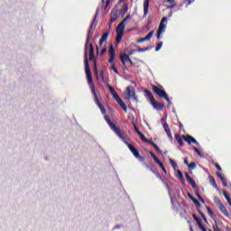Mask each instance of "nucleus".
I'll return each instance as SVG.
<instances>
[{
	"label": "nucleus",
	"mask_w": 231,
	"mask_h": 231,
	"mask_svg": "<svg viewBox=\"0 0 231 231\" xmlns=\"http://www.w3.org/2000/svg\"><path fill=\"white\" fill-rule=\"evenodd\" d=\"M138 136H140L143 142H145V143H149L150 145H152L153 149H155L156 152H159L160 154H162V150L160 149V147H158L157 144L154 143V142L147 139V137H145V135L142 134V132L139 133Z\"/></svg>",
	"instance_id": "0eeeda50"
},
{
	"label": "nucleus",
	"mask_w": 231,
	"mask_h": 231,
	"mask_svg": "<svg viewBox=\"0 0 231 231\" xmlns=\"http://www.w3.org/2000/svg\"><path fill=\"white\" fill-rule=\"evenodd\" d=\"M97 17H98V10L97 11L94 19L90 24L88 29V32L87 35L86 44H85V72L88 73L89 68V60H93L95 59V47H93V43H89V40L93 37V33H95V28L97 26ZM88 48H89V60H88Z\"/></svg>",
	"instance_id": "f03ea898"
},
{
	"label": "nucleus",
	"mask_w": 231,
	"mask_h": 231,
	"mask_svg": "<svg viewBox=\"0 0 231 231\" xmlns=\"http://www.w3.org/2000/svg\"><path fill=\"white\" fill-rule=\"evenodd\" d=\"M199 214L203 219V221H205V223H207V217H205V214H203V212L199 211Z\"/></svg>",
	"instance_id": "37998d69"
},
{
	"label": "nucleus",
	"mask_w": 231,
	"mask_h": 231,
	"mask_svg": "<svg viewBox=\"0 0 231 231\" xmlns=\"http://www.w3.org/2000/svg\"><path fill=\"white\" fill-rule=\"evenodd\" d=\"M154 35V31L150 32L143 39L144 40V42L147 41H151V38Z\"/></svg>",
	"instance_id": "b1692460"
},
{
	"label": "nucleus",
	"mask_w": 231,
	"mask_h": 231,
	"mask_svg": "<svg viewBox=\"0 0 231 231\" xmlns=\"http://www.w3.org/2000/svg\"><path fill=\"white\" fill-rule=\"evenodd\" d=\"M118 20V9H113L110 13V24Z\"/></svg>",
	"instance_id": "ddd939ff"
},
{
	"label": "nucleus",
	"mask_w": 231,
	"mask_h": 231,
	"mask_svg": "<svg viewBox=\"0 0 231 231\" xmlns=\"http://www.w3.org/2000/svg\"><path fill=\"white\" fill-rule=\"evenodd\" d=\"M127 10H129V7L127 5L121 10L122 17H124V15L127 14Z\"/></svg>",
	"instance_id": "72a5a7b5"
},
{
	"label": "nucleus",
	"mask_w": 231,
	"mask_h": 231,
	"mask_svg": "<svg viewBox=\"0 0 231 231\" xmlns=\"http://www.w3.org/2000/svg\"><path fill=\"white\" fill-rule=\"evenodd\" d=\"M165 133L167 134L169 140H173L172 133H171V129L167 130Z\"/></svg>",
	"instance_id": "c9c22d12"
},
{
	"label": "nucleus",
	"mask_w": 231,
	"mask_h": 231,
	"mask_svg": "<svg viewBox=\"0 0 231 231\" xmlns=\"http://www.w3.org/2000/svg\"><path fill=\"white\" fill-rule=\"evenodd\" d=\"M209 183L216 189V190H219V187L217 186V183H216V179L212 175L208 176Z\"/></svg>",
	"instance_id": "a211bd4d"
},
{
	"label": "nucleus",
	"mask_w": 231,
	"mask_h": 231,
	"mask_svg": "<svg viewBox=\"0 0 231 231\" xmlns=\"http://www.w3.org/2000/svg\"><path fill=\"white\" fill-rule=\"evenodd\" d=\"M102 3H106L105 9L109 6V3H111V0H102Z\"/></svg>",
	"instance_id": "ea45409f"
},
{
	"label": "nucleus",
	"mask_w": 231,
	"mask_h": 231,
	"mask_svg": "<svg viewBox=\"0 0 231 231\" xmlns=\"http://www.w3.org/2000/svg\"><path fill=\"white\" fill-rule=\"evenodd\" d=\"M175 140L176 142H178L180 147H183L184 143H183V138H181V135L175 134Z\"/></svg>",
	"instance_id": "4be33fe9"
},
{
	"label": "nucleus",
	"mask_w": 231,
	"mask_h": 231,
	"mask_svg": "<svg viewBox=\"0 0 231 231\" xmlns=\"http://www.w3.org/2000/svg\"><path fill=\"white\" fill-rule=\"evenodd\" d=\"M134 53H136V50H132L128 52V56L129 55H134Z\"/></svg>",
	"instance_id": "603ef678"
},
{
	"label": "nucleus",
	"mask_w": 231,
	"mask_h": 231,
	"mask_svg": "<svg viewBox=\"0 0 231 231\" xmlns=\"http://www.w3.org/2000/svg\"><path fill=\"white\" fill-rule=\"evenodd\" d=\"M150 104H151V106H152V107H153V109H155V111H163V107H165V104L160 103V102L156 101V99H154Z\"/></svg>",
	"instance_id": "9d476101"
},
{
	"label": "nucleus",
	"mask_w": 231,
	"mask_h": 231,
	"mask_svg": "<svg viewBox=\"0 0 231 231\" xmlns=\"http://www.w3.org/2000/svg\"><path fill=\"white\" fill-rule=\"evenodd\" d=\"M96 73H98V70L96 69Z\"/></svg>",
	"instance_id": "69168bd1"
},
{
	"label": "nucleus",
	"mask_w": 231,
	"mask_h": 231,
	"mask_svg": "<svg viewBox=\"0 0 231 231\" xmlns=\"http://www.w3.org/2000/svg\"><path fill=\"white\" fill-rule=\"evenodd\" d=\"M183 140H185L187 142V143H189V145L191 143H195L196 145H199V143H198V141L196 139H194V137H192L191 135H182Z\"/></svg>",
	"instance_id": "f8f14e48"
},
{
	"label": "nucleus",
	"mask_w": 231,
	"mask_h": 231,
	"mask_svg": "<svg viewBox=\"0 0 231 231\" xmlns=\"http://www.w3.org/2000/svg\"><path fill=\"white\" fill-rule=\"evenodd\" d=\"M193 149H194L195 152H197V154H198L199 156H200V158H203V154L201 153V152L199 151V149H198L197 147H194Z\"/></svg>",
	"instance_id": "4c0bfd02"
},
{
	"label": "nucleus",
	"mask_w": 231,
	"mask_h": 231,
	"mask_svg": "<svg viewBox=\"0 0 231 231\" xmlns=\"http://www.w3.org/2000/svg\"><path fill=\"white\" fill-rule=\"evenodd\" d=\"M107 37H109V31H106L101 37L100 41H99V46H102V44H104V42H107Z\"/></svg>",
	"instance_id": "6ab92c4d"
},
{
	"label": "nucleus",
	"mask_w": 231,
	"mask_h": 231,
	"mask_svg": "<svg viewBox=\"0 0 231 231\" xmlns=\"http://www.w3.org/2000/svg\"><path fill=\"white\" fill-rule=\"evenodd\" d=\"M120 59H121V62H122L123 66H125V62H128L129 64H131V66H133V64H134L133 62V60H131V58H129V55H127L125 53L121 55Z\"/></svg>",
	"instance_id": "9b49d317"
},
{
	"label": "nucleus",
	"mask_w": 231,
	"mask_h": 231,
	"mask_svg": "<svg viewBox=\"0 0 231 231\" xmlns=\"http://www.w3.org/2000/svg\"><path fill=\"white\" fill-rule=\"evenodd\" d=\"M126 95L128 97V98H134V100H137L136 99V91L134 90V87L133 86H129L126 88Z\"/></svg>",
	"instance_id": "1a4fd4ad"
},
{
	"label": "nucleus",
	"mask_w": 231,
	"mask_h": 231,
	"mask_svg": "<svg viewBox=\"0 0 231 231\" xmlns=\"http://www.w3.org/2000/svg\"><path fill=\"white\" fill-rule=\"evenodd\" d=\"M222 183H223V185H224L225 187H227V186H228V184L226 183V180L224 181V182H222Z\"/></svg>",
	"instance_id": "bf43d9fd"
},
{
	"label": "nucleus",
	"mask_w": 231,
	"mask_h": 231,
	"mask_svg": "<svg viewBox=\"0 0 231 231\" xmlns=\"http://www.w3.org/2000/svg\"><path fill=\"white\" fill-rule=\"evenodd\" d=\"M217 176L220 178V180L222 181V183L226 181V179L224 178V176L220 172H217Z\"/></svg>",
	"instance_id": "473e14b6"
},
{
	"label": "nucleus",
	"mask_w": 231,
	"mask_h": 231,
	"mask_svg": "<svg viewBox=\"0 0 231 231\" xmlns=\"http://www.w3.org/2000/svg\"><path fill=\"white\" fill-rule=\"evenodd\" d=\"M125 137L126 138V141H125L124 139L120 138L128 147V149L131 151V152L134 154V156L135 158H137V160H139L140 162H143L145 160L144 157L140 155V152H138V150L133 146V144L128 143V138L127 135L125 134Z\"/></svg>",
	"instance_id": "423d86ee"
},
{
	"label": "nucleus",
	"mask_w": 231,
	"mask_h": 231,
	"mask_svg": "<svg viewBox=\"0 0 231 231\" xmlns=\"http://www.w3.org/2000/svg\"><path fill=\"white\" fill-rule=\"evenodd\" d=\"M166 187H168V188H169V184H167V183H166Z\"/></svg>",
	"instance_id": "338daca9"
},
{
	"label": "nucleus",
	"mask_w": 231,
	"mask_h": 231,
	"mask_svg": "<svg viewBox=\"0 0 231 231\" xmlns=\"http://www.w3.org/2000/svg\"><path fill=\"white\" fill-rule=\"evenodd\" d=\"M153 161L155 162V163H157V165H162V161H160V159H158V157H154Z\"/></svg>",
	"instance_id": "a19ab883"
},
{
	"label": "nucleus",
	"mask_w": 231,
	"mask_h": 231,
	"mask_svg": "<svg viewBox=\"0 0 231 231\" xmlns=\"http://www.w3.org/2000/svg\"><path fill=\"white\" fill-rule=\"evenodd\" d=\"M144 93L148 97L150 103H152L153 100H155L154 96H152V93L149 89H144Z\"/></svg>",
	"instance_id": "412c9836"
},
{
	"label": "nucleus",
	"mask_w": 231,
	"mask_h": 231,
	"mask_svg": "<svg viewBox=\"0 0 231 231\" xmlns=\"http://www.w3.org/2000/svg\"><path fill=\"white\" fill-rule=\"evenodd\" d=\"M163 127H164L165 132L171 130V128L169 127V125L167 123L163 125Z\"/></svg>",
	"instance_id": "a18cd8bd"
},
{
	"label": "nucleus",
	"mask_w": 231,
	"mask_h": 231,
	"mask_svg": "<svg viewBox=\"0 0 231 231\" xmlns=\"http://www.w3.org/2000/svg\"><path fill=\"white\" fill-rule=\"evenodd\" d=\"M106 51H107V49L106 48H103L101 50L100 55H104V53H106Z\"/></svg>",
	"instance_id": "3c124183"
},
{
	"label": "nucleus",
	"mask_w": 231,
	"mask_h": 231,
	"mask_svg": "<svg viewBox=\"0 0 231 231\" xmlns=\"http://www.w3.org/2000/svg\"><path fill=\"white\" fill-rule=\"evenodd\" d=\"M189 230L194 231V229L192 228V226H189Z\"/></svg>",
	"instance_id": "680f3d73"
},
{
	"label": "nucleus",
	"mask_w": 231,
	"mask_h": 231,
	"mask_svg": "<svg viewBox=\"0 0 231 231\" xmlns=\"http://www.w3.org/2000/svg\"><path fill=\"white\" fill-rule=\"evenodd\" d=\"M122 37H124V34L123 33H120V32H116V42H120L122 41Z\"/></svg>",
	"instance_id": "bb28decb"
},
{
	"label": "nucleus",
	"mask_w": 231,
	"mask_h": 231,
	"mask_svg": "<svg viewBox=\"0 0 231 231\" xmlns=\"http://www.w3.org/2000/svg\"><path fill=\"white\" fill-rule=\"evenodd\" d=\"M185 176H186L187 181H189V183H190L191 187L193 189H196V181L194 180V179H192V177H190V175H189L188 172L185 173Z\"/></svg>",
	"instance_id": "dca6fc26"
},
{
	"label": "nucleus",
	"mask_w": 231,
	"mask_h": 231,
	"mask_svg": "<svg viewBox=\"0 0 231 231\" xmlns=\"http://www.w3.org/2000/svg\"><path fill=\"white\" fill-rule=\"evenodd\" d=\"M193 203L198 207L199 206V201H198V199H195V200H193Z\"/></svg>",
	"instance_id": "6e6d98bb"
},
{
	"label": "nucleus",
	"mask_w": 231,
	"mask_h": 231,
	"mask_svg": "<svg viewBox=\"0 0 231 231\" xmlns=\"http://www.w3.org/2000/svg\"><path fill=\"white\" fill-rule=\"evenodd\" d=\"M86 75L88 79V84L94 97V102L97 106V107H99L106 124L109 125L110 129L114 131L116 136H118V138H122L125 142L126 141L125 134L119 127H116V125L111 122V118H109V116L106 114V107L102 106V103H100V99H98V96L97 95V90L95 89V83H93V75L91 74V69H89L88 66H87Z\"/></svg>",
	"instance_id": "f257e3e1"
},
{
	"label": "nucleus",
	"mask_w": 231,
	"mask_h": 231,
	"mask_svg": "<svg viewBox=\"0 0 231 231\" xmlns=\"http://www.w3.org/2000/svg\"><path fill=\"white\" fill-rule=\"evenodd\" d=\"M214 203H216V205H217V207H219L220 205L223 204V202H221V200L217 197L214 198Z\"/></svg>",
	"instance_id": "c85d7f7f"
},
{
	"label": "nucleus",
	"mask_w": 231,
	"mask_h": 231,
	"mask_svg": "<svg viewBox=\"0 0 231 231\" xmlns=\"http://www.w3.org/2000/svg\"><path fill=\"white\" fill-rule=\"evenodd\" d=\"M134 129L135 133H137V134H139V133H142V132L138 129V126H136V125H134Z\"/></svg>",
	"instance_id": "49530a36"
},
{
	"label": "nucleus",
	"mask_w": 231,
	"mask_h": 231,
	"mask_svg": "<svg viewBox=\"0 0 231 231\" xmlns=\"http://www.w3.org/2000/svg\"><path fill=\"white\" fill-rule=\"evenodd\" d=\"M175 176H177V178H179L180 181H181L182 183L183 181H185V179L183 178V173L181 172V171L178 170L177 174H175Z\"/></svg>",
	"instance_id": "5701e85b"
},
{
	"label": "nucleus",
	"mask_w": 231,
	"mask_h": 231,
	"mask_svg": "<svg viewBox=\"0 0 231 231\" xmlns=\"http://www.w3.org/2000/svg\"><path fill=\"white\" fill-rule=\"evenodd\" d=\"M152 23V15H149L148 17V24H151Z\"/></svg>",
	"instance_id": "8fccbe9b"
},
{
	"label": "nucleus",
	"mask_w": 231,
	"mask_h": 231,
	"mask_svg": "<svg viewBox=\"0 0 231 231\" xmlns=\"http://www.w3.org/2000/svg\"><path fill=\"white\" fill-rule=\"evenodd\" d=\"M184 164L189 167V165L190 164V163H189V158H187V157L184 158Z\"/></svg>",
	"instance_id": "09e8293b"
},
{
	"label": "nucleus",
	"mask_w": 231,
	"mask_h": 231,
	"mask_svg": "<svg viewBox=\"0 0 231 231\" xmlns=\"http://www.w3.org/2000/svg\"><path fill=\"white\" fill-rule=\"evenodd\" d=\"M167 2L172 5V3H174V0H167Z\"/></svg>",
	"instance_id": "052dcab7"
},
{
	"label": "nucleus",
	"mask_w": 231,
	"mask_h": 231,
	"mask_svg": "<svg viewBox=\"0 0 231 231\" xmlns=\"http://www.w3.org/2000/svg\"><path fill=\"white\" fill-rule=\"evenodd\" d=\"M165 23H167V17H163L160 23L159 29L157 32V39H161L162 33L165 32Z\"/></svg>",
	"instance_id": "6e6552de"
},
{
	"label": "nucleus",
	"mask_w": 231,
	"mask_h": 231,
	"mask_svg": "<svg viewBox=\"0 0 231 231\" xmlns=\"http://www.w3.org/2000/svg\"><path fill=\"white\" fill-rule=\"evenodd\" d=\"M196 196H197V198H199V199L201 201V203H205V199H203V197H201L199 192L197 191Z\"/></svg>",
	"instance_id": "e433bc0d"
},
{
	"label": "nucleus",
	"mask_w": 231,
	"mask_h": 231,
	"mask_svg": "<svg viewBox=\"0 0 231 231\" xmlns=\"http://www.w3.org/2000/svg\"><path fill=\"white\" fill-rule=\"evenodd\" d=\"M100 75H101V79H102L103 82H105L106 74L104 73V70L100 71Z\"/></svg>",
	"instance_id": "79ce46f5"
},
{
	"label": "nucleus",
	"mask_w": 231,
	"mask_h": 231,
	"mask_svg": "<svg viewBox=\"0 0 231 231\" xmlns=\"http://www.w3.org/2000/svg\"><path fill=\"white\" fill-rule=\"evenodd\" d=\"M152 172H154V174L156 175V177L159 178V180H161V181H162V183H165V180H163V178L162 177V175H160V172L154 171H152Z\"/></svg>",
	"instance_id": "cd10ccee"
},
{
	"label": "nucleus",
	"mask_w": 231,
	"mask_h": 231,
	"mask_svg": "<svg viewBox=\"0 0 231 231\" xmlns=\"http://www.w3.org/2000/svg\"><path fill=\"white\" fill-rule=\"evenodd\" d=\"M137 42H139V43L145 42V40H143V38H141V39H139V40L137 41Z\"/></svg>",
	"instance_id": "4d7b16f0"
},
{
	"label": "nucleus",
	"mask_w": 231,
	"mask_h": 231,
	"mask_svg": "<svg viewBox=\"0 0 231 231\" xmlns=\"http://www.w3.org/2000/svg\"><path fill=\"white\" fill-rule=\"evenodd\" d=\"M152 89L154 95H156L159 98H163L164 100H166V102H168V107H171L172 102H171V98H169L167 92H165V89H163V87L162 85H152Z\"/></svg>",
	"instance_id": "7ed1b4c3"
},
{
	"label": "nucleus",
	"mask_w": 231,
	"mask_h": 231,
	"mask_svg": "<svg viewBox=\"0 0 231 231\" xmlns=\"http://www.w3.org/2000/svg\"><path fill=\"white\" fill-rule=\"evenodd\" d=\"M188 197L189 198V199H191V201H194L196 199L192 197V195H190V193L188 194Z\"/></svg>",
	"instance_id": "864d4df0"
},
{
	"label": "nucleus",
	"mask_w": 231,
	"mask_h": 231,
	"mask_svg": "<svg viewBox=\"0 0 231 231\" xmlns=\"http://www.w3.org/2000/svg\"><path fill=\"white\" fill-rule=\"evenodd\" d=\"M162 46H163V42H160L155 48V51H160V50H162Z\"/></svg>",
	"instance_id": "f704fd0d"
},
{
	"label": "nucleus",
	"mask_w": 231,
	"mask_h": 231,
	"mask_svg": "<svg viewBox=\"0 0 231 231\" xmlns=\"http://www.w3.org/2000/svg\"><path fill=\"white\" fill-rule=\"evenodd\" d=\"M116 33H125V23L121 22L116 28Z\"/></svg>",
	"instance_id": "2eb2a0df"
},
{
	"label": "nucleus",
	"mask_w": 231,
	"mask_h": 231,
	"mask_svg": "<svg viewBox=\"0 0 231 231\" xmlns=\"http://www.w3.org/2000/svg\"><path fill=\"white\" fill-rule=\"evenodd\" d=\"M193 219H195V221H197V225H198L199 228H200V230L207 231V228H205V226H203V222L201 221V218L198 217V216H196V214H193Z\"/></svg>",
	"instance_id": "4468645a"
},
{
	"label": "nucleus",
	"mask_w": 231,
	"mask_h": 231,
	"mask_svg": "<svg viewBox=\"0 0 231 231\" xmlns=\"http://www.w3.org/2000/svg\"><path fill=\"white\" fill-rule=\"evenodd\" d=\"M124 3V0H119V5H122Z\"/></svg>",
	"instance_id": "e2e57ef3"
},
{
	"label": "nucleus",
	"mask_w": 231,
	"mask_h": 231,
	"mask_svg": "<svg viewBox=\"0 0 231 231\" xmlns=\"http://www.w3.org/2000/svg\"><path fill=\"white\" fill-rule=\"evenodd\" d=\"M149 50H151V48H149V47H146V48H139V49L137 50V51H138L139 53H143V51H149Z\"/></svg>",
	"instance_id": "2f4dec72"
},
{
	"label": "nucleus",
	"mask_w": 231,
	"mask_h": 231,
	"mask_svg": "<svg viewBox=\"0 0 231 231\" xmlns=\"http://www.w3.org/2000/svg\"><path fill=\"white\" fill-rule=\"evenodd\" d=\"M150 155L152 156V158H156V154H154V152H150Z\"/></svg>",
	"instance_id": "13d9d810"
},
{
	"label": "nucleus",
	"mask_w": 231,
	"mask_h": 231,
	"mask_svg": "<svg viewBox=\"0 0 231 231\" xmlns=\"http://www.w3.org/2000/svg\"><path fill=\"white\" fill-rule=\"evenodd\" d=\"M174 6H176V4H173V5H169L167 8H168L169 10H172V8H174Z\"/></svg>",
	"instance_id": "5fc2aeb1"
},
{
	"label": "nucleus",
	"mask_w": 231,
	"mask_h": 231,
	"mask_svg": "<svg viewBox=\"0 0 231 231\" xmlns=\"http://www.w3.org/2000/svg\"><path fill=\"white\" fill-rule=\"evenodd\" d=\"M159 167H161V169L162 170V171L164 172V174H167V169H165V166L163 165L162 162L161 164H159Z\"/></svg>",
	"instance_id": "58836bf2"
},
{
	"label": "nucleus",
	"mask_w": 231,
	"mask_h": 231,
	"mask_svg": "<svg viewBox=\"0 0 231 231\" xmlns=\"http://www.w3.org/2000/svg\"><path fill=\"white\" fill-rule=\"evenodd\" d=\"M97 51H98V47H97Z\"/></svg>",
	"instance_id": "774afa93"
},
{
	"label": "nucleus",
	"mask_w": 231,
	"mask_h": 231,
	"mask_svg": "<svg viewBox=\"0 0 231 231\" xmlns=\"http://www.w3.org/2000/svg\"><path fill=\"white\" fill-rule=\"evenodd\" d=\"M151 0H144L143 2V15L147 17V14H149V3Z\"/></svg>",
	"instance_id": "f3484780"
},
{
	"label": "nucleus",
	"mask_w": 231,
	"mask_h": 231,
	"mask_svg": "<svg viewBox=\"0 0 231 231\" xmlns=\"http://www.w3.org/2000/svg\"><path fill=\"white\" fill-rule=\"evenodd\" d=\"M215 167H216V169H217L218 171H223V169L221 168V166L219 165V163H215Z\"/></svg>",
	"instance_id": "de8ad7c7"
},
{
	"label": "nucleus",
	"mask_w": 231,
	"mask_h": 231,
	"mask_svg": "<svg viewBox=\"0 0 231 231\" xmlns=\"http://www.w3.org/2000/svg\"><path fill=\"white\" fill-rule=\"evenodd\" d=\"M224 197L226 198L228 205H230L231 207V199H230V196H228V193H226V191H224Z\"/></svg>",
	"instance_id": "393cba45"
},
{
	"label": "nucleus",
	"mask_w": 231,
	"mask_h": 231,
	"mask_svg": "<svg viewBox=\"0 0 231 231\" xmlns=\"http://www.w3.org/2000/svg\"><path fill=\"white\" fill-rule=\"evenodd\" d=\"M207 210H208V215H209L211 217H216V215L214 214V212L212 211V209L210 208V207H207Z\"/></svg>",
	"instance_id": "c756f323"
},
{
	"label": "nucleus",
	"mask_w": 231,
	"mask_h": 231,
	"mask_svg": "<svg viewBox=\"0 0 231 231\" xmlns=\"http://www.w3.org/2000/svg\"><path fill=\"white\" fill-rule=\"evenodd\" d=\"M188 169L189 171H194V169H196V162H190L189 165H188Z\"/></svg>",
	"instance_id": "7c9ffc66"
},
{
	"label": "nucleus",
	"mask_w": 231,
	"mask_h": 231,
	"mask_svg": "<svg viewBox=\"0 0 231 231\" xmlns=\"http://www.w3.org/2000/svg\"><path fill=\"white\" fill-rule=\"evenodd\" d=\"M129 19H131V14H128L122 22L126 23Z\"/></svg>",
	"instance_id": "c03bdc74"
},
{
	"label": "nucleus",
	"mask_w": 231,
	"mask_h": 231,
	"mask_svg": "<svg viewBox=\"0 0 231 231\" xmlns=\"http://www.w3.org/2000/svg\"><path fill=\"white\" fill-rule=\"evenodd\" d=\"M107 88L113 98H115V100L117 102L120 107H122L123 111H125V113H127V105H125V103H124L122 98H120V96H118V94L116 93V90H115V88L111 85H108Z\"/></svg>",
	"instance_id": "20e7f679"
},
{
	"label": "nucleus",
	"mask_w": 231,
	"mask_h": 231,
	"mask_svg": "<svg viewBox=\"0 0 231 231\" xmlns=\"http://www.w3.org/2000/svg\"><path fill=\"white\" fill-rule=\"evenodd\" d=\"M218 208H219L220 212H222V214H224V216H226V217H228V210H226V208L225 207V205L220 204V206H218Z\"/></svg>",
	"instance_id": "aec40b11"
},
{
	"label": "nucleus",
	"mask_w": 231,
	"mask_h": 231,
	"mask_svg": "<svg viewBox=\"0 0 231 231\" xmlns=\"http://www.w3.org/2000/svg\"><path fill=\"white\" fill-rule=\"evenodd\" d=\"M108 54H109V60L108 62L111 64L110 69L118 75V69H116V66L115 65V57L116 55V52L115 51V47L113 44L110 45L109 50H108Z\"/></svg>",
	"instance_id": "39448f33"
},
{
	"label": "nucleus",
	"mask_w": 231,
	"mask_h": 231,
	"mask_svg": "<svg viewBox=\"0 0 231 231\" xmlns=\"http://www.w3.org/2000/svg\"><path fill=\"white\" fill-rule=\"evenodd\" d=\"M170 163L173 167L174 171L178 169V164L176 163V162H174V160L170 159Z\"/></svg>",
	"instance_id": "a878e982"
},
{
	"label": "nucleus",
	"mask_w": 231,
	"mask_h": 231,
	"mask_svg": "<svg viewBox=\"0 0 231 231\" xmlns=\"http://www.w3.org/2000/svg\"><path fill=\"white\" fill-rule=\"evenodd\" d=\"M171 203H174V199L171 198Z\"/></svg>",
	"instance_id": "0e129e2a"
}]
</instances>
